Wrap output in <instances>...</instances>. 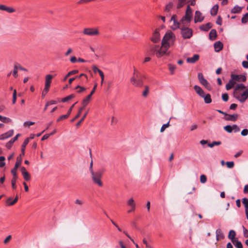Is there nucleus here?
Returning a JSON list of instances; mask_svg holds the SVG:
<instances>
[{
  "mask_svg": "<svg viewBox=\"0 0 248 248\" xmlns=\"http://www.w3.org/2000/svg\"><path fill=\"white\" fill-rule=\"evenodd\" d=\"M175 39V35L172 32H167L163 37L161 46L155 45L151 47L150 50L155 53L156 57L160 58L166 54V52L171 45H173Z\"/></svg>",
  "mask_w": 248,
  "mask_h": 248,
  "instance_id": "obj_1",
  "label": "nucleus"
},
{
  "mask_svg": "<svg viewBox=\"0 0 248 248\" xmlns=\"http://www.w3.org/2000/svg\"><path fill=\"white\" fill-rule=\"evenodd\" d=\"M29 142V138H28L24 141L22 147H21V154L16 158V161L15 164L14 168L12 170L11 173L13 175V177L11 180L12 187L14 189H15L16 187V181L17 179V176L16 174V170L21 165L22 159V156L25 155V150L26 145Z\"/></svg>",
  "mask_w": 248,
  "mask_h": 248,
  "instance_id": "obj_2",
  "label": "nucleus"
},
{
  "mask_svg": "<svg viewBox=\"0 0 248 248\" xmlns=\"http://www.w3.org/2000/svg\"><path fill=\"white\" fill-rule=\"evenodd\" d=\"M92 178L94 183L98 185L99 186H103V183L101 181V178L102 177V173L100 170H98L94 172L92 170Z\"/></svg>",
  "mask_w": 248,
  "mask_h": 248,
  "instance_id": "obj_3",
  "label": "nucleus"
},
{
  "mask_svg": "<svg viewBox=\"0 0 248 248\" xmlns=\"http://www.w3.org/2000/svg\"><path fill=\"white\" fill-rule=\"evenodd\" d=\"M82 33L87 36H98L100 34L99 29L98 28H85L82 31Z\"/></svg>",
  "mask_w": 248,
  "mask_h": 248,
  "instance_id": "obj_4",
  "label": "nucleus"
},
{
  "mask_svg": "<svg viewBox=\"0 0 248 248\" xmlns=\"http://www.w3.org/2000/svg\"><path fill=\"white\" fill-rule=\"evenodd\" d=\"M130 80L131 84L133 86L137 87H142L143 85V82L142 79V76H138V77H132Z\"/></svg>",
  "mask_w": 248,
  "mask_h": 248,
  "instance_id": "obj_5",
  "label": "nucleus"
},
{
  "mask_svg": "<svg viewBox=\"0 0 248 248\" xmlns=\"http://www.w3.org/2000/svg\"><path fill=\"white\" fill-rule=\"evenodd\" d=\"M181 34L182 36L185 39H189L192 36V31L191 29L187 27H182Z\"/></svg>",
  "mask_w": 248,
  "mask_h": 248,
  "instance_id": "obj_6",
  "label": "nucleus"
},
{
  "mask_svg": "<svg viewBox=\"0 0 248 248\" xmlns=\"http://www.w3.org/2000/svg\"><path fill=\"white\" fill-rule=\"evenodd\" d=\"M198 78L200 82L207 89L210 90L211 87L210 83L205 79L202 73H199L198 75Z\"/></svg>",
  "mask_w": 248,
  "mask_h": 248,
  "instance_id": "obj_7",
  "label": "nucleus"
},
{
  "mask_svg": "<svg viewBox=\"0 0 248 248\" xmlns=\"http://www.w3.org/2000/svg\"><path fill=\"white\" fill-rule=\"evenodd\" d=\"M234 96L240 101L241 103H244L248 97V90H247L243 93H233Z\"/></svg>",
  "mask_w": 248,
  "mask_h": 248,
  "instance_id": "obj_8",
  "label": "nucleus"
},
{
  "mask_svg": "<svg viewBox=\"0 0 248 248\" xmlns=\"http://www.w3.org/2000/svg\"><path fill=\"white\" fill-rule=\"evenodd\" d=\"M192 16V13L186 12L185 16L181 20V22L183 24L187 25L190 23Z\"/></svg>",
  "mask_w": 248,
  "mask_h": 248,
  "instance_id": "obj_9",
  "label": "nucleus"
},
{
  "mask_svg": "<svg viewBox=\"0 0 248 248\" xmlns=\"http://www.w3.org/2000/svg\"><path fill=\"white\" fill-rule=\"evenodd\" d=\"M232 79L239 81V82H245L246 80V77L242 75H231Z\"/></svg>",
  "mask_w": 248,
  "mask_h": 248,
  "instance_id": "obj_10",
  "label": "nucleus"
},
{
  "mask_svg": "<svg viewBox=\"0 0 248 248\" xmlns=\"http://www.w3.org/2000/svg\"><path fill=\"white\" fill-rule=\"evenodd\" d=\"M160 39V35L157 29L155 30L153 34L151 39L152 41L154 43H156L159 41Z\"/></svg>",
  "mask_w": 248,
  "mask_h": 248,
  "instance_id": "obj_11",
  "label": "nucleus"
},
{
  "mask_svg": "<svg viewBox=\"0 0 248 248\" xmlns=\"http://www.w3.org/2000/svg\"><path fill=\"white\" fill-rule=\"evenodd\" d=\"M204 19V17L202 16V14L199 11H196L195 14L194 22L195 23L201 22Z\"/></svg>",
  "mask_w": 248,
  "mask_h": 248,
  "instance_id": "obj_12",
  "label": "nucleus"
},
{
  "mask_svg": "<svg viewBox=\"0 0 248 248\" xmlns=\"http://www.w3.org/2000/svg\"><path fill=\"white\" fill-rule=\"evenodd\" d=\"M13 134H14V130H10L5 133L1 134L0 136V140H4L5 139H8L9 137H11V136H12L13 135Z\"/></svg>",
  "mask_w": 248,
  "mask_h": 248,
  "instance_id": "obj_13",
  "label": "nucleus"
},
{
  "mask_svg": "<svg viewBox=\"0 0 248 248\" xmlns=\"http://www.w3.org/2000/svg\"><path fill=\"white\" fill-rule=\"evenodd\" d=\"M238 114H234L232 115L228 114L226 115V117L224 118V119L226 121H231L234 122L237 120L238 118Z\"/></svg>",
  "mask_w": 248,
  "mask_h": 248,
  "instance_id": "obj_14",
  "label": "nucleus"
},
{
  "mask_svg": "<svg viewBox=\"0 0 248 248\" xmlns=\"http://www.w3.org/2000/svg\"><path fill=\"white\" fill-rule=\"evenodd\" d=\"M194 89L198 95H199L202 97H204V95H205V93L203 90L200 86L198 85H195Z\"/></svg>",
  "mask_w": 248,
  "mask_h": 248,
  "instance_id": "obj_15",
  "label": "nucleus"
},
{
  "mask_svg": "<svg viewBox=\"0 0 248 248\" xmlns=\"http://www.w3.org/2000/svg\"><path fill=\"white\" fill-rule=\"evenodd\" d=\"M52 78L53 77L51 75H47L46 76L45 87L49 89Z\"/></svg>",
  "mask_w": 248,
  "mask_h": 248,
  "instance_id": "obj_16",
  "label": "nucleus"
},
{
  "mask_svg": "<svg viewBox=\"0 0 248 248\" xmlns=\"http://www.w3.org/2000/svg\"><path fill=\"white\" fill-rule=\"evenodd\" d=\"M200 56L198 54H195L192 57H188L186 59L188 63H194L199 60Z\"/></svg>",
  "mask_w": 248,
  "mask_h": 248,
  "instance_id": "obj_17",
  "label": "nucleus"
},
{
  "mask_svg": "<svg viewBox=\"0 0 248 248\" xmlns=\"http://www.w3.org/2000/svg\"><path fill=\"white\" fill-rule=\"evenodd\" d=\"M92 96L91 95H87L85 98L83 99L82 102V107H81L83 109L85 108L87 106V105L89 103L91 99Z\"/></svg>",
  "mask_w": 248,
  "mask_h": 248,
  "instance_id": "obj_18",
  "label": "nucleus"
},
{
  "mask_svg": "<svg viewBox=\"0 0 248 248\" xmlns=\"http://www.w3.org/2000/svg\"><path fill=\"white\" fill-rule=\"evenodd\" d=\"M214 48L216 52L220 51L223 48V44L220 41L216 42L214 44Z\"/></svg>",
  "mask_w": 248,
  "mask_h": 248,
  "instance_id": "obj_19",
  "label": "nucleus"
},
{
  "mask_svg": "<svg viewBox=\"0 0 248 248\" xmlns=\"http://www.w3.org/2000/svg\"><path fill=\"white\" fill-rule=\"evenodd\" d=\"M20 136V134H17L14 138L10 140L6 143V146L8 148H10L13 143L17 140L18 138Z\"/></svg>",
  "mask_w": 248,
  "mask_h": 248,
  "instance_id": "obj_20",
  "label": "nucleus"
},
{
  "mask_svg": "<svg viewBox=\"0 0 248 248\" xmlns=\"http://www.w3.org/2000/svg\"><path fill=\"white\" fill-rule=\"evenodd\" d=\"M217 33L216 30L212 29L209 33V38L212 40H214L216 39Z\"/></svg>",
  "mask_w": 248,
  "mask_h": 248,
  "instance_id": "obj_21",
  "label": "nucleus"
},
{
  "mask_svg": "<svg viewBox=\"0 0 248 248\" xmlns=\"http://www.w3.org/2000/svg\"><path fill=\"white\" fill-rule=\"evenodd\" d=\"M245 88H246V86L244 84H237L234 89V93H239L240 90H243V89H245Z\"/></svg>",
  "mask_w": 248,
  "mask_h": 248,
  "instance_id": "obj_22",
  "label": "nucleus"
},
{
  "mask_svg": "<svg viewBox=\"0 0 248 248\" xmlns=\"http://www.w3.org/2000/svg\"><path fill=\"white\" fill-rule=\"evenodd\" d=\"M217 240L218 241L220 239L224 238V235L220 229L217 230L216 232Z\"/></svg>",
  "mask_w": 248,
  "mask_h": 248,
  "instance_id": "obj_23",
  "label": "nucleus"
},
{
  "mask_svg": "<svg viewBox=\"0 0 248 248\" xmlns=\"http://www.w3.org/2000/svg\"><path fill=\"white\" fill-rule=\"evenodd\" d=\"M212 27V25L211 23L209 22L207 24L203 25L201 27V29L204 31H207Z\"/></svg>",
  "mask_w": 248,
  "mask_h": 248,
  "instance_id": "obj_24",
  "label": "nucleus"
},
{
  "mask_svg": "<svg viewBox=\"0 0 248 248\" xmlns=\"http://www.w3.org/2000/svg\"><path fill=\"white\" fill-rule=\"evenodd\" d=\"M18 199V197H17V196H16V198H15V199L12 202H10L12 201V198H9L6 201V203L9 206L13 205L15 204L17 202Z\"/></svg>",
  "mask_w": 248,
  "mask_h": 248,
  "instance_id": "obj_25",
  "label": "nucleus"
},
{
  "mask_svg": "<svg viewBox=\"0 0 248 248\" xmlns=\"http://www.w3.org/2000/svg\"><path fill=\"white\" fill-rule=\"evenodd\" d=\"M236 235V233L233 230H231L229 232V235H228V238L231 240V241L232 242V241H234L236 240L235 239V236Z\"/></svg>",
  "mask_w": 248,
  "mask_h": 248,
  "instance_id": "obj_26",
  "label": "nucleus"
},
{
  "mask_svg": "<svg viewBox=\"0 0 248 248\" xmlns=\"http://www.w3.org/2000/svg\"><path fill=\"white\" fill-rule=\"evenodd\" d=\"M204 98V101L205 103L209 104L211 103L212 99L211 98V95L210 94L207 93L206 94H205L204 95V97H202Z\"/></svg>",
  "mask_w": 248,
  "mask_h": 248,
  "instance_id": "obj_27",
  "label": "nucleus"
},
{
  "mask_svg": "<svg viewBox=\"0 0 248 248\" xmlns=\"http://www.w3.org/2000/svg\"><path fill=\"white\" fill-rule=\"evenodd\" d=\"M218 9V5L216 4V5H214L211 10L210 13H211V15H212V16L216 15L217 14Z\"/></svg>",
  "mask_w": 248,
  "mask_h": 248,
  "instance_id": "obj_28",
  "label": "nucleus"
},
{
  "mask_svg": "<svg viewBox=\"0 0 248 248\" xmlns=\"http://www.w3.org/2000/svg\"><path fill=\"white\" fill-rule=\"evenodd\" d=\"M235 83H236L235 82H234L232 80H230L229 81L228 83L226 85V90H229L231 89H232L234 86V85H235Z\"/></svg>",
  "mask_w": 248,
  "mask_h": 248,
  "instance_id": "obj_29",
  "label": "nucleus"
},
{
  "mask_svg": "<svg viewBox=\"0 0 248 248\" xmlns=\"http://www.w3.org/2000/svg\"><path fill=\"white\" fill-rule=\"evenodd\" d=\"M232 243L237 248H243V245L241 242L238 240L232 241Z\"/></svg>",
  "mask_w": 248,
  "mask_h": 248,
  "instance_id": "obj_30",
  "label": "nucleus"
},
{
  "mask_svg": "<svg viewBox=\"0 0 248 248\" xmlns=\"http://www.w3.org/2000/svg\"><path fill=\"white\" fill-rule=\"evenodd\" d=\"M0 120L5 123H9L12 122V120L10 118L1 115H0Z\"/></svg>",
  "mask_w": 248,
  "mask_h": 248,
  "instance_id": "obj_31",
  "label": "nucleus"
},
{
  "mask_svg": "<svg viewBox=\"0 0 248 248\" xmlns=\"http://www.w3.org/2000/svg\"><path fill=\"white\" fill-rule=\"evenodd\" d=\"M127 204L128 205L130 206L133 208H135L136 204L135 203L134 200L133 198H130L127 202Z\"/></svg>",
  "mask_w": 248,
  "mask_h": 248,
  "instance_id": "obj_32",
  "label": "nucleus"
},
{
  "mask_svg": "<svg viewBox=\"0 0 248 248\" xmlns=\"http://www.w3.org/2000/svg\"><path fill=\"white\" fill-rule=\"evenodd\" d=\"M22 174L23 178L25 181H28L30 180V179L31 178V176L30 174L28 172L24 173Z\"/></svg>",
  "mask_w": 248,
  "mask_h": 248,
  "instance_id": "obj_33",
  "label": "nucleus"
},
{
  "mask_svg": "<svg viewBox=\"0 0 248 248\" xmlns=\"http://www.w3.org/2000/svg\"><path fill=\"white\" fill-rule=\"evenodd\" d=\"M75 97V95L73 94H70L64 98H63L62 101L63 102H66L70 100H71V99Z\"/></svg>",
  "mask_w": 248,
  "mask_h": 248,
  "instance_id": "obj_34",
  "label": "nucleus"
},
{
  "mask_svg": "<svg viewBox=\"0 0 248 248\" xmlns=\"http://www.w3.org/2000/svg\"><path fill=\"white\" fill-rule=\"evenodd\" d=\"M75 89L78 93H81L86 90V88L79 85H78Z\"/></svg>",
  "mask_w": 248,
  "mask_h": 248,
  "instance_id": "obj_35",
  "label": "nucleus"
},
{
  "mask_svg": "<svg viewBox=\"0 0 248 248\" xmlns=\"http://www.w3.org/2000/svg\"><path fill=\"white\" fill-rule=\"evenodd\" d=\"M242 203L245 207V211H248V199L244 198L242 199Z\"/></svg>",
  "mask_w": 248,
  "mask_h": 248,
  "instance_id": "obj_36",
  "label": "nucleus"
},
{
  "mask_svg": "<svg viewBox=\"0 0 248 248\" xmlns=\"http://www.w3.org/2000/svg\"><path fill=\"white\" fill-rule=\"evenodd\" d=\"M242 8L238 6H235L233 9H232L231 12L232 13H238L241 11Z\"/></svg>",
  "mask_w": 248,
  "mask_h": 248,
  "instance_id": "obj_37",
  "label": "nucleus"
},
{
  "mask_svg": "<svg viewBox=\"0 0 248 248\" xmlns=\"http://www.w3.org/2000/svg\"><path fill=\"white\" fill-rule=\"evenodd\" d=\"M84 109L82 108H79L78 113H77V115L75 116L74 118L71 120V122H73L75 121L77 118H78L81 115L82 111H83Z\"/></svg>",
  "mask_w": 248,
  "mask_h": 248,
  "instance_id": "obj_38",
  "label": "nucleus"
},
{
  "mask_svg": "<svg viewBox=\"0 0 248 248\" xmlns=\"http://www.w3.org/2000/svg\"><path fill=\"white\" fill-rule=\"evenodd\" d=\"M180 23L178 22L177 21H174L173 22V25L171 26V29L173 30H175L179 28H180Z\"/></svg>",
  "mask_w": 248,
  "mask_h": 248,
  "instance_id": "obj_39",
  "label": "nucleus"
},
{
  "mask_svg": "<svg viewBox=\"0 0 248 248\" xmlns=\"http://www.w3.org/2000/svg\"><path fill=\"white\" fill-rule=\"evenodd\" d=\"M186 0H178L177 8L180 9L182 8L185 4Z\"/></svg>",
  "mask_w": 248,
  "mask_h": 248,
  "instance_id": "obj_40",
  "label": "nucleus"
},
{
  "mask_svg": "<svg viewBox=\"0 0 248 248\" xmlns=\"http://www.w3.org/2000/svg\"><path fill=\"white\" fill-rule=\"evenodd\" d=\"M173 6V3L172 2H170L168 4H167L165 7V11L166 12H170V9Z\"/></svg>",
  "mask_w": 248,
  "mask_h": 248,
  "instance_id": "obj_41",
  "label": "nucleus"
},
{
  "mask_svg": "<svg viewBox=\"0 0 248 248\" xmlns=\"http://www.w3.org/2000/svg\"><path fill=\"white\" fill-rule=\"evenodd\" d=\"M221 144V141H213L211 143H209L208 146L210 148H213L215 146H218Z\"/></svg>",
  "mask_w": 248,
  "mask_h": 248,
  "instance_id": "obj_42",
  "label": "nucleus"
},
{
  "mask_svg": "<svg viewBox=\"0 0 248 248\" xmlns=\"http://www.w3.org/2000/svg\"><path fill=\"white\" fill-rule=\"evenodd\" d=\"M88 111H87L82 118L80 119V120L77 124V126H79L82 123V122L84 120L85 118H86L87 115L88 114Z\"/></svg>",
  "mask_w": 248,
  "mask_h": 248,
  "instance_id": "obj_43",
  "label": "nucleus"
},
{
  "mask_svg": "<svg viewBox=\"0 0 248 248\" xmlns=\"http://www.w3.org/2000/svg\"><path fill=\"white\" fill-rule=\"evenodd\" d=\"M138 76H141V75L135 67H134V73L132 77H138Z\"/></svg>",
  "mask_w": 248,
  "mask_h": 248,
  "instance_id": "obj_44",
  "label": "nucleus"
},
{
  "mask_svg": "<svg viewBox=\"0 0 248 248\" xmlns=\"http://www.w3.org/2000/svg\"><path fill=\"white\" fill-rule=\"evenodd\" d=\"M224 129L228 133H231L232 131V126L230 125H226L224 127Z\"/></svg>",
  "mask_w": 248,
  "mask_h": 248,
  "instance_id": "obj_45",
  "label": "nucleus"
},
{
  "mask_svg": "<svg viewBox=\"0 0 248 248\" xmlns=\"http://www.w3.org/2000/svg\"><path fill=\"white\" fill-rule=\"evenodd\" d=\"M241 21L243 23H246L248 21V13L244 15L241 19Z\"/></svg>",
  "mask_w": 248,
  "mask_h": 248,
  "instance_id": "obj_46",
  "label": "nucleus"
},
{
  "mask_svg": "<svg viewBox=\"0 0 248 248\" xmlns=\"http://www.w3.org/2000/svg\"><path fill=\"white\" fill-rule=\"evenodd\" d=\"M5 158L4 156H0V167H3L5 166V163L4 162Z\"/></svg>",
  "mask_w": 248,
  "mask_h": 248,
  "instance_id": "obj_47",
  "label": "nucleus"
},
{
  "mask_svg": "<svg viewBox=\"0 0 248 248\" xmlns=\"http://www.w3.org/2000/svg\"><path fill=\"white\" fill-rule=\"evenodd\" d=\"M69 116L67 114L66 115H62L58 118V119L57 120V121L60 122V121H62L64 119H67Z\"/></svg>",
  "mask_w": 248,
  "mask_h": 248,
  "instance_id": "obj_48",
  "label": "nucleus"
},
{
  "mask_svg": "<svg viewBox=\"0 0 248 248\" xmlns=\"http://www.w3.org/2000/svg\"><path fill=\"white\" fill-rule=\"evenodd\" d=\"M227 167L229 169H232L234 166V163L233 161H228L226 163Z\"/></svg>",
  "mask_w": 248,
  "mask_h": 248,
  "instance_id": "obj_49",
  "label": "nucleus"
},
{
  "mask_svg": "<svg viewBox=\"0 0 248 248\" xmlns=\"http://www.w3.org/2000/svg\"><path fill=\"white\" fill-rule=\"evenodd\" d=\"M207 181V178H206V176L204 175V174H202L200 176V182L202 183H205Z\"/></svg>",
  "mask_w": 248,
  "mask_h": 248,
  "instance_id": "obj_50",
  "label": "nucleus"
},
{
  "mask_svg": "<svg viewBox=\"0 0 248 248\" xmlns=\"http://www.w3.org/2000/svg\"><path fill=\"white\" fill-rule=\"evenodd\" d=\"M168 66H169V70L171 72V74H173L174 70L176 69V66L175 65H172L171 64H169L168 65Z\"/></svg>",
  "mask_w": 248,
  "mask_h": 248,
  "instance_id": "obj_51",
  "label": "nucleus"
},
{
  "mask_svg": "<svg viewBox=\"0 0 248 248\" xmlns=\"http://www.w3.org/2000/svg\"><path fill=\"white\" fill-rule=\"evenodd\" d=\"M148 93H149V87H148V86H145V90H144V91L142 93V95L144 97H146V96H147V95L148 94Z\"/></svg>",
  "mask_w": 248,
  "mask_h": 248,
  "instance_id": "obj_52",
  "label": "nucleus"
},
{
  "mask_svg": "<svg viewBox=\"0 0 248 248\" xmlns=\"http://www.w3.org/2000/svg\"><path fill=\"white\" fill-rule=\"evenodd\" d=\"M169 126H170L169 122L167 124H163L162 126V127H161L160 132H164V130H165V129L167 128V127H168Z\"/></svg>",
  "mask_w": 248,
  "mask_h": 248,
  "instance_id": "obj_53",
  "label": "nucleus"
},
{
  "mask_svg": "<svg viewBox=\"0 0 248 248\" xmlns=\"http://www.w3.org/2000/svg\"><path fill=\"white\" fill-rule=\"evenodd\" d=\"M17 71H18L17 67L14 65V70L13 71V75L15 78H17L18 76Z\"/></svg>",
  "mask_w": 248,
  "mask_h": 248,
  "instance_id": "obj_54",
  "label": "nucleus"
},
{
  "mask_svg": "<svg viewBox=\"0 0 248 248\" xmlns=\"http://www.w3.org/2000/svg\"><path fill=\"white\" fill-rule=\"evenodd\" d=\"M92 1H93V0H80L77 2V3L78 4H82L83 3H87Z\"/></svg>",
  "mask_w": 248,
  "mask_h": 248,
  "instance_id": "obj_55",
  "label": "nucleus"
},
{
  "mask_svg": "<svg viewBox=\"0 0 248 248\" xmlns=\"http://www.w3.org/2000/svg\"><path fill=\"white\" fill-rule=\"evenodd\" d=\"M7 12L9 13H12L15 12V9H14L12 7H6V11Z\"/></svg>",
  "mask_w": 248,
  "mask_h": 248,
  "instance_id": "obj_56",
  "label": "nucleus"
},
{
  "mask_svg": "<svg viewBox=\"0 0 248 248\" xmlns=\"http://www.w3.org/2000/svg\"><path fill=\"white\" fill-rule=\"evenodd\" d=\"M15 66H16L17 67V69L18 70L19 69V70H22V71H27V70L26 68L22 67L20 64H19L18 63L15 64Z\"/></svg>",
  "mask_w": 248,
  "mask_h": 248,
  "instance_id": "obj_57",
  "label": "nucleus"
},
{
  "mask_svg": "<svg viewBox=\"0 0 248 248\" xmlns=\"http://www.w3.org/2000/svg\"><path fill=\"white\" fill-rule=\"evenodd\" d=\"M222 98L224 101H225V102L227 101L229 99L228 94L227 93L222 94Z\"/></svg>",
  "mask_w": 248,
  "mask_h": 248,
  "instance_id": "obj_58",
  "label": "nucleus"
},
{
  "mask_svg": "<svg viewBox=\"0 0 248 248\" xmlns=\"http://www.w3.org/2000/svg\"><path fill=\"white\" fill-rule=\"evenodd\" d=\"M232 130H234V132H237L240 131V128L236 124H234L232 125Z\"/></svg>",
  "mask_w": 248,
  "mask_h": 248,
  "instance_id": "obj_59",
  "label": "nucleus"
},
{
  "mask_svg": "<svg viewBox=\"0 0 248 248\" xmlns=\"http://www.w3.org/2000/svg\"><path fill=\"white\" fill-rule=\"evenodd\" d=\"M99 75L101 78V84L102 85L104 80V74L102 71H99Z\"/></svg>",
  "mask_w": 248,
  "mask_h": 248,
  "instance_id": "obj_60",
  "label": "nucleus"
},
{
  "mask_svg": "<svg viewBox=\"0 0 248 248\" xmlns=\"http://www.w3.org/2000/svg\"><path fill=\"white\" fill-rule=\"evenodd\" d=\"M241 134L243 136H246L248 135V129H243L241 133Z\"/></svg>",
  "mask_w": 248,
  "mask_h": 248,
  "instance_id": "obj_61",
  "label": "nucleus"
},
{
  "mask_svg": "<svg viewBox=\"0 0 248 248\" xmlns=\"http://www.w3.org/2000/svg\"><path fill=\"white\" fill-rule=\"evenodd\" d=\"M34 124V122L27 121V122H25L24 123V125L25 126H30V125H33Z\"/></svg>",
  "mask_w": 248,
  "mask_h": 248,
  "instance_id": "obj_62",
  "label": "nucleus"
},
{
  "mask_svg": "<svg viewBox=\"0 0 248 248\" xmlns=\"http://www.w3.org/2000/svg\"><path fill=\"white\" fill-rule=\"evenodd\" d=\"M244 236L245 237H248V231L243 227Z\"/></svg>",
  "mask_w": 248,
  "mask_h": 248,
  "instance_id": "obj_63",
  "label": "nucleus"
},
{
  "mask_svg": "<svg viewBox=\"0 0 248 248\" xmlns=\"http://www.w3.org/2000/svg\"><path fill=\"white\" fill-rule=\"evenodd\" d=\"M242 66L245 68H248V61H243L242 62Z\"/></svg>",
  "mask_w": 248,
  "mask_h": 248,
  "instance_id": "obj_64",
  "label": "nucleus"
}]
</instances>
